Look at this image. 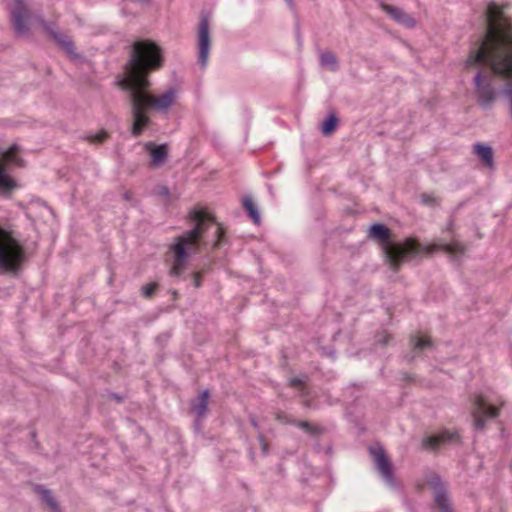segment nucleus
Masks as SVG:
<instances>
[{"instance_id":"nucleus-1","label":"nucleus","mask_w":512,"mask_h":512,"mask_svg":"<svg viewBox=\"0 0 512 512\" xmlns=\"http://www.w3.org/2000/svg\"><path fill=\"white\" fill-rule=\"evenodd\" d=\"M194 226L174 238L170 246L173 264L169 275L176 280H187V264L192 255L212 249H220L227 243L225 228L215 218L203 211H196L192 217Z\"/></svg>"},{"instance_id":"nucleus-2","label":"nucleus","mask_w":512,"mask_h":512,"mask_svg":"<svg viewBox=\"0 0 512 512\" xmlns=\"http://www.w3.org/2000/svg\"><path fill=\"white\" fill-rule=\"evenodd\" d=\"M487 29L479 47L465 60V67L479 66L485 55L491 58L509 55L512 58V21L503 7L490 2L486 9Z\"/></svg>"},{"instance_id":"nucleus-3","label":"nucleus","mask_w":512,"mask_h":512,"mask_svg":"<svg viewBox=\"0 0 512 512\" xmlns=\"http://www.w3.org/2000/svg\"><path fill=\"white\" fill-rule=\"evenodd\" d=\"M163 64V49L157 42L151 39L136 40L126 64L128 80L123 86L148 89V75L162 68Z\"/></svg>"},{"instance_id":"nucleus-4","label":"nucleus","mask_w":512,"mask_h":512,"mask_svg":"<svg viewBox=\"0 0 512 512\" xmlns=\"http://www.w3.org/2000/svg\"><path fill=\"white\" fill-rule=\"evenodd\" d=\"M367 237L384 246L386 258L394 270H398L403 262L422 253L431 254L439 250L448 253L447 243L424 246L412 238L400 243H390L392 231L386 224L380 222L369 226Z\"/></svg>"},{"instance_id":"nucleus-5","label":"nucleus","mask_w":512,"mask_h":512,"mask_svg":"<svg viewBox=\"0 0 512 512\" xmlns=\"http://www.w3.org/2000/svg\"><path fill=\"white\" fill-rule=\"evenodd\" d=\"M25 260L23 243L13 230L0 225V271L17 276Z\"/></svg>"},{"instance_id":"nucleus-6","label":"nucleus","mask_w":512,"mask_h":512,"mask_svg":"<svg viewBox=\"0 0 512 512\" xmlns=\"http://www.w3.org/2000/svg\"><path fill=\"white\" fill-rule=\"evenodd\" d=\"M123 89L129 92V100L131 103V114L133 122L131 125V134L139 137L144 129L149 127L151 119L147 115V109L150 108L148 103L147 89H137L135 87L123 86Z\"/></svg>"},{"instance_id":"nucleus-7","label":"nucleus","mask_w":512,"mask_h":512,"mask_svg":"<svg viewBox=\"0 0 512 512\" xmlns=\"http://www.w3.org/2000/svg\"><path fill=\"white\" fill-rule=\"evenodd\" d=\"M211 13L208 10H201L199 15V24L197 28V49H198V64L201 69L207 66L209 53L212 45V40L209 30V22Z\"/></svg>"},{"instance_id":"nucleus-8","label":"nucleus","mask_w":512,"mask_h":512,"mask_svg":"<svg viewBox=\"0 0 512 512\" xmlns=\"http://www.w3.org/2000/svg\"><path fill=\"white\" fill-rule=\"evenodd\" d=\"M40 25L47 36L52 39L60 49L65 51L70 60L80 63L86 61V58L82 54L76 52L73 40L64 33L56 30V24L54 22L41 19Z\"/></svg>"},{"instance_id":"nucleus-9","label":"nucleus","mask_w":512,"mask_h":512,"mask_svg":"<svg viewBox=\"0 0 512 512\" xmlns=\"http://www.w3.org/2000/svg\"><path fill=\"white\" fill-rule=\"evenodd\" d=\"M500 408L489 403L485 397L478 395L472 403L471 417L475 431L482 432L486 428V421L496 419L500 415Z\"/></svg>"},{"instance_id":"nucleus-10","label":"nucleus","mask_w":512,"mask_h":512,"mask_svg":"<svg viewBox=\"0 0 512 512\" xmlns=\"http://www.w3.org/2000/svg\"><path fill=\"white\" fill-rule=\"evenodd\" d=\"M368 451L373 458L376 470L384 482L388 486L395 488L397 486V481L394 474L393 464L384 447L377 443L376 445L369 446Z\"/></svg>"},{"instance_id":"nucleus-11","label":"nucleus","mask_w":512,"mask_h":512,"mask_svg":"<svg viewBox=\"0 0 512 512\" xmlns=\"http://www.w3.org/2000/svg\"><path fill=\"white\" fill-rule=\"evenodd\" d=\"M9 12L15 36L18 38L27 37L30 33L28 21L31 17V12L26 0H13V4L9 7Z\"/></svg>"},{"instance_id":"nucleus-12","label":"nucleus","mask_w":512,"mask_h":512,"mask_svg":"<svg viewBox=\"0 0 512 512\" xmlns=\"http://www.w3.org/2000/svg\"><path fill=\"white\" fill-rule=\"evenodd\" d=\"M474 86L477 94V103L484 109H491L496 98L497 92L494 89L491 80L482 70H478L474 76Z\"/></svg>"},{"instance_id":"nucleus-13","label":"nucleus","mask_w":512,"mask_h":512,"mask_svg":"<svg viewBox=\"0 0 512 512\" xmlns=\"http://www.w3.org/2000/svg\"><path fill=\"white\" fill-rule=\"evenodd\" d=\"M434 342L427 336L420 333L412 334L409 338V352L404 355V360L410 364L416 358H421L427 352L434 350Z\"/></svg>"},{"instance_id":"nucleus-14","label":"nucleus","mask_w":512,"mask_h":512,"mask_svg":"<svg viewBox=\"0 0 512 512\" xmlns=\"http://www.w3.org/2000/svg\"><path fill=\"white\" fill-rule=\"evenodd\" d=\"M426 482L433 490L434 501L440 512H448V496L441 477L435 472H429L426 475Z\"/></svg>"},{"instance_id":"nucleus-15","label":"nucleus","mask_w":512,"mask_h":512,"mask_svg":"<svg viewBox=\"0 0 512 512\" xmlns=\"http://www.w3.org/2000/svg\"><path fill=\"white\" fill-rule=\"evenodd\" d=\"M450 260L458 265L469 257V245L460 241L453 233V225L450 221Z\"/></svg>"},{"instance_id":"nucleus-16","label":"nucleus","mask_w":512,"mask_h":512,"mask_svg":"<svg viewBox=\"0 0 512 512\" xmlns=\"http://www.w3.org/2000/svg\"><path fill=\"white\" fill-rule=\"evenodd\" d=\"M21 147L17 143L11 144L8 148L0 147V166L7 169L10 166L24 167L25 161L19 156Z\"/></svg>"},{"instance_id":"nucleus-17","label":"nucleus","mask_w":512,"mask_h":512,"mask_svg":"<svg viewBox=\"0 0 512 512\" xmlns=\"http://www.w3.org/2000/svg\"><path fill=\"white\" fill-rule=\"evenodd\" d=\"M31 486L33 492L40 497L42 504L48 508V512H64L51 490L42 484L32 483Z\"/></svg>"},{"instance_id":"nucleus-18","label":"nucleus","mask_w":512,"mask_h":512,"mask_svg":"<svg viewBox=\"0 0 512 512\" xmlns=\"http://www.w3.org/2000/svg\"><path fill=\"white\" fill-rule=\"evenodd\" d=\"M145 150L149 152L152 167H160L166 162L168 157V145L166 143L157 145L153 142H147Z\"/></svg>"},{"instance_id":"nucleus-19","label":"nucleus","mask_w":512,"mask_h":512,"mask_svg":"<svg viewBox=\"0 0 512 512\" xmlns=\"http://www.w3.org/2000/svg\"><path fill=\"white\" fill-rule=\"evenodd\" d=\"M383 9L398 24L406 28H413L416 26V20L403 9L393 5H384Z\"/></svg>"},{"instance_id":"nucleus-20","label":"nucleus","mask_w":512,"mask_h":512,"mask_svg":"<svg viewBox=\"0 0 512 512\" xmlns=\"http://www.w3.org/2000/svg\"><path fill=\"white\" fill-rule=\"evenodd\" d=\"M176 97V90L169 88L163 94L158 96L156 99H150L148 96L147 105L150 108L156 109L157 111L164 112L168 110L174 103Z\"/></svg>"},{"instance_id":"nucleus-21","label":"nucleus","mask_w":512,"mask_h":512,"mask_svg":"<svg viewBox=\"0 0 512 512\" xmlns=\"http://www.w3.org/2000/svg\"><path fill=\"white\" fill-rule=\"evenodd\" d=\"M210 399L209 389H204L190 403V412L198 417H205L208 411V401Z\"/></svg>"},{"instance_id":"nucleus-22","label":"nucleus","mask_w":512,"mask_h":512,"mask_svg":"<svg viewBox=\"0 0 512 512\" xmlns=\"http://www.w3.org/2000/svg\"><path fill=\"white\" fill-rule=\"evenodd\" d=\"M473 152L485 167H494V152L489 144L477 142L473 145Z\"/></svg>"},{"instance_id":"nucleus-23","label":"nucleus","mask_w":512,"mask_h":512,"mask_svg":"<svg viewBox=\"0 0 512 512\" xmlns=\"http://www.w3.org/2000/svg\"><path fill=\"white\" fill-rule=\"evenodd\" d=\"M18 188L17 181L8 174L5 166H0V196L10 197L13 191Z\"/></svg>"},{"instance_id":"nucleus-24","label":"nucleus","mask_w":512,"mask_h":512,"mask_svg":"<svg viewBox=\"0 0 512 512\" xmlns=\"http://www.w3.org/2000/svg\"><path fill=\"white\" fill-rule=\"evenodd\" d=\"M339 126V117L337 114L332 111L330 112L326 118L320 124V131L323 136L332 135Z\"/></svg>"},{"instance_id":"nucleus-25","label":"nucleus","mask_w":512,"mask_h":512,"mask_svg":"<svg viewBox=\"0 0 512 512\" xmlns=\"http://www.w3.org/2000/svg\"><path fill=\"white\" fill-rule=\"evenodd\" d=\"M242 206L247 213L248 217L253 221L254 224L258 225L261 220L260 212L257 205L254 203L250 196H246L242 200Z\"/></svg>"},{"instance_id":"nucleus-26","label":"nucleus","mask_w":512,"mask_h":512,"mask_svg":"<svg viewBox=\"0 0 512 512\" xmlns=\"http://www.w3.org/2000/svg\"><path fill=\"white\" fill-rule=\"evenodd\" d=\"M320 65L324 68H329L331 72L339 70V63L336 55L331 51L321 52L319 56Z\"/></svg>"},{"instance_id":"nucleus-27","label":"nucleus","mask_w":512,"mask_h":512,"mask_svg":"<svg viewBox=\"0 0 512 512\" xmlns=\"http://www.w3.org/2000/svg\"><path fill=\"white\" fill-rule=\"evenodd\" d=\"M294 423H295L296 427L300 428L303 432H305L306 434H308L311 437H318V436L324 434V432H325V428H323L321 426L314 425L309 421L297 420V422H294Z\"/></svg>"},{"instance_id":"nucleus-28","label":"nucleus","mask_w":512,"mask_h":512,"mask_svg":"<svg viewBox=\"0 0 512 512\" xmlns=\"http://www.w3.org/2000/svg\"><path fill=\"white\" fill-rule=\"evenodd\" d=\"M448 440V431L444 430L439 435H430L423 439V446L427 449L435 450L441 444L445 443Z\"/></svg>"},{"instance_id":"nucleus-29","label":"nucleus","mask_w":512,"mask_h":512,"mask_svg":"<svg viewBox=\"0 0 512 512\" xmlns=\"http://www.w3.org/2000/svg\"><path fill=\"white\" fill-rule=\"evenodd\" d=\"M158 289L159 284L157 282H150L143 285L140 289V292L145 299H151L156 295Z\"/></svg>"},{"instance_id":"nucleus-30","label":"nucleus","mask_w":512,"mask_h":512,"mask_svg":"<svg viewBox=\"0 0 512 512\" xmlns=\"http://www.w3.org/2000/svg\"><path fill=\"white\" fill-rule=\"evenodd\" d=\"M213 262L209 256L205 260L201 261L195 268V270L203 277L212 272Z\"/></svg>"},{"instance_id":"nucleus-31","label":"nucleus","mask_w":512,"mask_h":512,"mask_svg":"<svg viewBox=\"0 0 512 512\" xmlns=\"http://www.w3.org/2000/svg\"><path fill=\"white\" fill-rule=\"evenodd\" d=\"M109 137V134L105 130H101L100 132L93 134L88 137L89 142L93 144H101L103 143L107 138Z\"/></svg>"},{"instance_id":"nucleus-32","label":"nucleus","mask_w":512,"mask_h":512,"mask_svg":"<svg viewBox=\"0 0 512 512\" xmlns=\"http://www.w3.org/2000/svg\"><path fill=\"white\" fill-rule=\"evenodd\" d=\"M275 420L281 424H284V425H293L295 426V423L294 422H297L296 419H292L290 418L286 413L284 412H277L275 414Z\"/></svg>"},{"instance_id":"nucleus-33","label":"nucleus","mask_w":512,"mask_h":512,"mask_svg":"<svg viewBox=\"0 0 512 512\" xmlns=\"http://www.w3.org/2000/svg\"><path fill=\"white\" fill-rule=\"evenodd\" d=\"M187 276H188V278H190L192 280V285L195 288H200L202 286L204 277L202 275H200L196 270L192 271Z\"/></svg>"},{"instance_id":"nucleus-34","label":"nucleus","mask_w":512,"mask_h":512,"mask_svg":"<svg viewBox=\"0 0 512 512\" xmlns=\"http://www.w3.org/2000/svg\"><path fill=\"white\" fill-rule=\"evenodd\" d=\"M421 202L424 205L434 207L438 204L437 198H435L432 194L423 193L421 194Z\"/></svg>"},{"instance_id":"nucleus-35","label":"nucleus","mask_w":512,"mask_h":512,"mask_svg":"<svg viewBox=\"0 0 512 512\" xmlns=\"http://www.w3.org/2000/svg\"><path fill=\"white\" fill-rule=\"evenodd\" d=\"M391 336L387 332H382L376 336V342L382 346H385L390 341Z\"/></svg>"},{"instance_id":"nucleus-36","label":"nucleus","mask_w":512,"mask_h":512,"mask_svg":"<svg viewBox=\"0 0 512 512\" xmlns=\"http://www.w3.org/2000/svg\"><path fill=\"white\" fill-rule=\"evenodd\" d=\"M108 398L120 404L125 401L126 397L125 395L116 392H108Z\"/></svg>"},{"instance_id":"nucleus-37","label":"nucleus","mask_w":512,"mask_h":512,"mask_svg":"<svg viewBox=\"0 0 512 512\" xmlns=\"http://www.w3.org/2000/svg\"><path fill=\"white\" fill-rule=\"evenodd\" d=\"M205 417H198V416H195V419L193 421V429L196 433H200L202 431V428H203V419Z\"/></svg>"},{"instance_id":"nucleus-38","label":"nucleus","mask_w":512,"mask_h":512,"mask_svg":"<svg viewBox=\"0 0 512 512\" xmlns=\"http://www.w3.org/2000/svg\"><path fill=\"white\" fill-rule=\"evenodd\" d=\"M257 438H258V441H259V443L261 445V450H262L263 454H267L268 453V444L266 442L265 436L262 433L259 432Z\"/></svg>"},{"instance_id":"nucleus-39","label":"nucleus","mask_w":512,"mask_h":512,"mask_svg":"<svg viewBox=\"0 0 512 512\" xmlns=\"http://www.w3.org/2000/svg\"><path fill=\"white\" fill-rule=\"evenodd\" d=\"M461 442V438H460V434L457 430H454V431H450V444H453V443H460Z\"/></svg>"},{"instance_id":"nucleus-40","label":"nucleus","mask_w":512,"mask_h":512,"mask_svg":"<svg viewBox=\"0 0 512 512\" xmlns=\"http://www.w3.org/2000/svg\"><path fill=\"white\" fill-rule=\"evenodd\" d=\"M169 338H170L169 333H162L156 337V341L159 344L164 345L169 340Z\"/></svg>"},{"instance_id":"nucleus-41","label":"nucleus","mask_w":512,"mask_h":512,"mask_svg":"<svg viewBox=\"0 0 512 512\" xmlns=\"http://www.w3.org/2000/svg\"><path fill=\"white\" fill-rule=\"evenodd\" d=\"M289 384L292 387H300L304 384V381L300 377H293L289 380Z\"/></svg>"},{"instance_id":"nucleus-42","label":"nucleus","mask_w":512,"mask_h":512,"mask_svg":"<svg viewBox=\"0 0 512 512\" xmlns=\"http://www.w3.org/2000/svg\"><path fill=\"white\" fill-rule=\"evenodd\" d=\"M157 194L162 196H169L170 191L167 186H161L158 188Z\"/></svg>"},{"instance_id":"nucleus-43","label":"nucleus","mask_w":512,"mask_h":512,"mask_svg":"<svg viewBox=\"0 0 512 512\" xmlns=\"http://www.w3.org/2000/svg\"><path fill=\"white\" fill-rule=\"evenodd\" d=\"M249 422L254 429L259 430V424L255 416H250Z\"/></svg>"},{"instance_id":"nucleus-44","label":"nucleus","mask_w":512,"mask_h":512,"mask_svg":"<svg viewBox=\"0 0 512 512\" xmlns=\"http://www.w3.org/2000/svg\"><path fill=\"white\" fill-rule=\"evenodd\" d=\"M402 379L406 382H410L414 379V377H413V375L409 374L408 372H403Z\"/></svg>"},{"instance_id":"nucleus-45","label":"nucleus","mask_w":512,"mask_h":512,"mask_svg":"<svg viewBox=\"0 0 512 512\" xmlns=\"http://www.w3.org/2000/svg\"><path fill=\"white\" fill-rule=\"evenodd\" d=\"M123 199L126 201H131L133 199V195L130 191H126L122 195Z\"/></svg>"},{"instance_id":"nucleus-46","label":"nucleus","mask_w":512,"mask_h":512,"mask_svg":"<svg viewBox=\"0 0 512 512\" xmlns=\"http://www.w3.org/2000/svg\"><path fill=\"white\" fill-rule=\"evenodd\" d=\"M30 437H31L32 441H34L35 446H36V447H38L39 442L36 440L37 434H36V431H35V430H32V431L30 432Z\"/></svg>"},{"instance_id":"nucleus-47","label":"nucleus","mask_w":512,"mask_h":512,"mask_svg":"<svg viewBox=\"0 0 512 512\" xmlns=\"http://www.w3.org/2000/svg\"><path fill=\"white\" fill-rule=\"evenodd\" d=\"M170 293H171L172 298H173V300H174V301L178 299V297H179V293H178V291H177V290L172 289V290H170Z\"/></svg>"},{"instance_id":"nucleus-48","label":"nucleus","mask_w":512,"mask_h":512,"mask_svg":"<svg viewBox=\"0 0 512 512\" xmlns=\"http://www.w3.org/2000/svg\"><path fill=\"white\" fill-rule=\"evenodd\" d=\"M296 34H297L298 39H300V29H299V26L296 27Z\"/></svg>"},{"instance_id":"nucleus-49","label":"nucleus","mask_w":512,"mask_h":512,"mask_svg":"<svg viewBox=\"0 0 512 512\" xmlns=\"http://www.w3.org/2000/svg\"><path fill=\"white\" fill-rule=\"evenodd\" d=\"M465 202L459 203V205L455 208V210H458Z\"/></svg>"},{"instance_id":"nucleus-50","label":"nucleus","mask_w":512,"mask_h":512,"mask_svg":"<svg viewBox=\"0 0 512 512\" xmlns=\"http://www.w3.org/2000/svg\"><path fill=\"white\" fill-rule=\"evenodd\" d=\"M289 5L292 4V0H285Z\"/></svg>"},{"instance_id":"nucleus-51","label":"nucleus","mask_w":512,"mask_h":512,"mask_svg":"<svg viewBox=\"0 0 512 512\" xmlns=\"http://www.w3.org/2000/svg\"><path fill=\"white\" fill-rule=\"evenodd\" d=\"M450 512H454V510L452 509V507L450 506Z\"/></svg>"}]
</instances>
